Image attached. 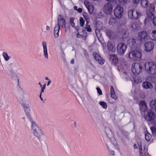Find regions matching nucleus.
Here are the masks:
<instances>
[{
  "label": "nucleus",
  "mask_w": 156,
  "mask_h": 156,
  "mask_svg": "<svg viewBox=\"0 0 156 156\" xmlns=\"http://www.w3.org/2000/svg\"><path fill=\"white\" fill-rule=\"evenodd\" d=\"M110 93L111 97L114 99H116L117 97L115 96V91L112 86H111Z\"/></svg>",
  "instance_id": "26"
},
{
  "label": "nucleus",
  "mask_w": 156,
  "mask_h": 156,
  "mask_svg": "<svg viewBox=\"0 0 156 156\" xmlns=\"http://www.w3.org/2000/svg\"><path fill=\"white\" fill-rule=\"evenodd\" d=\"M113 9V5L110 3H106L103 7L104 12L107 14H110L112 12Z\"/></svg>",
  "instance_id": "10"
},
{
  "label": "nucleus",
  "mask_w": 156,
  "mask_h": 156,
  "mask_svg": "<svg viewBox=\"0 0 156 156\" xmlns=\"http://www.w3.org/2000/svg\"><path fill=\"white\" fill-rule=\"evenodd\" d=\"M46 87V84H44L43 86H42V87L41 88V93H43L44 91V90L45 89Z\"/></svg>",
  "instance_id": "45"
},
{
  "label": "nucleus",
  "mask_w": 156,
  "mask_h": 156,
  "mask_svg": "<svg viewBox=\"0 0 156 156\" xmlns=\"http://www.w3.org/2000/svg\"><path fill=\"white\" fill-rule=\"evenodd\" d=\"M42 45L43 48L44 55L46 59H48V57L46 42L45 41H43L42 43Z\"/></svg>",
  "instance_id": "17"
},
{
  "label": "nucleus",
  "mask_w": 156,
  "mask_h": 156,
  "mask_svg": "<svg viewBox=\"0 0 156 156\" xmlns=\"http://www.w3.org/2000/svg\"><path fill=\"white\" fill-rule=\"evenodd\" d=\"M46 29L47 30H49L50 29V27H48L47 26L46 27Z\"/></svg>",
  "instance_id": "54"
},
{
  "label": "nucleus",
  "mask_w": 156,
  "mask_h": 156,
  "mask_svg": "<svg viewBox=\"0 0 156 156\" xmlns=\"http://www.w3.org/2000/svg\"><path fill=\"white\" fill-rule=\"evenodd\" d=\"M116 22L115 19L113 17H111L109 19V24L110 25H113Z\"/></svg>",
  "instance_id": "31"
},
{
  "label": "nucleus",
  "mask_w": 156,
  "mask_h": 156,
  "mask_svg": "<svg viewBox=\"0 0 156 156\" xmlns=\"http://www.w3.org/2000/svg\"><path fill=\"white\" fill-rule=\"evenodd\" d=\"M107 46L108 50L109 51H111L112 52H115V48L113 47V45L111 42H108L107 45Z\"/></svg>",
  "instance_id": "23"
},
{
  "label": "nucleus",
  "mask_w": 156,
  "mask_h": 156,
  "mask_svg": "<svg viewBox=\"0 0 156 156\" xmlns=\"http://www.w3.org/2000/svg\"><path fill=\"white\" fill-rule=\"evenodd\" d=\"M127 44L129 47H133L136 44L135 40L134 38L129 39L127 41Z\"/></svg>",
  "instance_id": "22"
},
{
  "label": "nucleus",
  "mask_w": 156,
  "mask_h": 156,
  "mask_svg": "<svg viewBox=\"0 0 156 156\" xmlns=\"http://www.w3.org/2000/svg\"><path fill=\"white\" fill-rule=\"evenodd\" d=\"M120 3L122 5H124L126 4L128 1V0H119Z\"/></svg>",
  "instance_id": "39"
},
{
  "label": "nucleus",
  "mask_w": 156,
  "mask_h": 156,
  "mask_svg": "<svg viewBox=\"0 0 156 156\" xmlns=\"http://www.w3.org/2000/svg\"><path fill=\"white\" fill-rule=\"evenodd\" d=\"M110 60L112 63L116 64L118 61V58L116 55L112 54L110 55Z\"/></svg>",
  "instance_id": "21"
},
{
  "label": "nucleus",
  "mask_w": 156,
  "mask_h": 156,
  "mask_svg": "<svg viewBox=\"0 0 156 156\" xmlns=\"http://www.w3.org/2000/svg\"><path fill=\"white\" fill-rule=\"evenodd\" d=\"M63 54L64 55H65V53H64L63 52Z\"/></svg>",
  "instance_id": "63"
},
{
  "label": "nucleus",
  "mask_w": 156,
  "mask_h": 156,
  "mask_svg": "<svg viewBox=\"0 0 156 156\" xmlns=\"http://www.w3.org/2000/svg\"><path fill=\"white\" fill-rule=\"evenodd\" d=\"M150 105L152 109H156V100H152L150 102Z\"/></svg>",
  "instance_id": "24"
},
{
  "label": "nucleus",
  "mask_w": 156,
  "mask_h": 156,
  "mask_svg": "<svg viewBox=\"0 0 156 156\" xmlns=\"http://www.w3.org/2000/svg\"><path fill=\"white\" fill-rule=\"evenodd\" d=\"M83 34L81 35V37L83 40H85L87 37V32L85 30H83Z\"/></svg>",
  "instance_id": "36"
},
{
  "label": "nucleus",
  "mask_w": 156,
  "mask_h": 156,
  "mask_svg": "<svg viewBox=\"0 0 156 156\" xmlns=\"http://www.w3.org/2000/svg\"><path fill=\"white\" fill-rule=\"evenodd\" d=\"M142 86L145 89H152L153 88V85L150 83L145 81L142 83Z\"/></svg>",
  "instance_id": "19"
},
{
  "label": "nucleus",
  "mask_w": 156,
  "mask_h": 156,
  "mask_svg": "<svg viewBox=\"0 0 156 156\" xmlns=\"http://www.w3.org/2000/svg\"><path fill=\"white\" fill-rule=\"evenodd\" d=\"M107 1H108L110 2H112L114 1V0H106Z\"/></svg>",
  "instance_id": "55"
},
{
  "label": "nucleus",
  "mask_w": 156,
  "mask_h": 156,
  "mask_svg": "<svg viewBox=\"0 0 156 156\" xmlns=\"http://www.w3.org/2000/svg\"><path fill=\"white\" fill-rule=\"evenodd\" d=\"M21 98V97H20L21 100H20V103L21 106L23 108L27 116L29 119H30L31 116L29 112L28 111V109L29 108L30 106L29 103L26 101H23Z\"/></svg>",
  "instance_id": "9"
},
{
  "label": "nucleus",
  "mask_w": 156,
  "mask_h": 156,
  "mask_svg": "<svg viewBox=\"0 0 156 156\" xmlns=\"http://www.w3.org/2000/svg\"><path fill=\"white\" fill-rule=\"evenodd\" d=\"M148 37L147 33L144 31L140 32L138 34L137 39L141 42H144L146 41Z\"/></svg>",
  "instance_id": "11"
},
{
  "label": "nucleus",
  "mask_w": 156,
  "mask_h": 156,
  "mask_svg": "<svg viewBox=\"0 0 156 156\" xmlns=\"http://www.w3.org/2000/svg\"><path fill=\"white\" fill-rule=\"evenodd\" d=\"M51 81L50 80H49L48 83L47 85L48 86H49V84L51 83Z\"/></svg>",
  "instance_id": "53"
},
{
  "label": "nucleus",
  "mask_w": 156,
  "mask_h": 156,
  "mask_svg": "<svg viewBox=\"0 0 156 156\" xmlns=\"http://www.w3.org/2000/svg\"><path fill=\"white\" fill-rule=\"evenodd\" d=\"M153 23L154 25L156 26V17L154 18L153 20Z\"/></svg>",
  "instance_id": "47"
},
{
  "label": "nucleus",
  "mask_w": 156,
  "mask_h": 156,
  "mask_svg": "<svg viewBox=\"0 0 156 156\" xmlns=\"http://www.w3.org/2000/svg\"><path fill=\"white\" fill-rule=\"evenodd\" d=\"M123 8L120 5H118L114 10V14L117 19H120L122 16Z\"/></svg>",
  "instance_id": "8"
},
{
  "label": "nucleus",
  "mask_w": 156,
  "mask_h": 156,
  "mask_svg": "<svg viewBox=\"0 0 156 156\" xmlns=\"http://www.w3.org/2000/svg\"><path fill=\"white\" fill-rule=\"evenodd\" d=\"M76 29L77 30H78V28H77V27L76 28Z\"/></svg>",
  "instance_id": "62"
},
{
  "label": "nucleus",
  "mask_w": 156,
  "mask_h": 156,
  "mask_svg": "<svg viewBox=\"0 0 156 156\" xmlns=\"http://www.w3.org/2000/svg\"><path fill=\"white\" fill-rule=\"evenodd\" d=\"M151 137V135L148 132H147V133H145V138L146 140L147 141H149Z\"/></svg>",
  "instance_id": "32"
},
{
  "label": "nucleus",
  "mask_w": 156,
  "mask_h": 156,
  "mask_svg": "<svg viewBox=\"0 0 156 156\" xmlns=\"http://www.w3.org/2000/svg\"><path fill=\"white\" fill-rule=\"evenodd\" d=\"M150 12L152 13V12H153L155 10V7L154 4L152 3L150 4Z\"/></svg>",
  "instance_id": "40"
},
{
  "label": "nucleus",
  "mask_w": 156,
  "mask_h": 156,
  "mask_svg": "<svg viewBox=\"0 0 156 156\" xmlns=\"http://www.w3.org/2000/svg\"><path fill=\"white\" fill-rule=\"evenodd\" d=\"M45 80H49V79L48 77H45Z\"/></svg>",
  "instance_id": "60"
},
{
  "label": "nucleus",
  "mask_w": 156,
  "mask_h": 156,
  "mask_svg": "<svg viewBox=\"0 0 156 156\" xmlns=\"http://www.w3.org/2000/svg\"><path fill=\"white\" fill-rule=\"evenodd\" d=\"M84 3L89 13L92 14L94 10V7L93 5L87 1H85Z\"/></svg>",
  "instance_id": "16"
},
{
  "label": "nucleus",
  "mask_w": 156,
  "mask_h": 156,
  "mask_svg": "<svg viewBox=\"0 0 156 156\" xmlns=\"http://www.w3.org/2000/svg\"><path fill=\"white\" fill-rule=\"evenodd\" d=\"M21 96L24 98L26 96V94L24 92H22L21 94Z\"/></svg>",
  "instance_id": "49"
},
{
  "label": "nucleus",
  "mask_w": 156,
  "mask_h": 156,
  "mask_svg": "<svg viewBox=\"0 0 156 156\" xmlns=\"http://www.w3.org/2000/svg\"><path fill=\"white\" fill-rule=\"evenodd\" d=\"M58 23L56 25L54 28V34L55 38H58L59 36V32L60 28L64 27L66 31L67 28L66 27V23L63 16L61 15H59L58 17Z\"/></svg>",
  "instance_id": "1"
},
{
  "label": "nucleus",
  "mask_w": 156,
  "mask_h": 156,
  "mask_svg": "<svg viewBox=\"0 0 156 156\" xmlns=\"http://www.w3.org/2000/svg\"><path fill=\"white\" fill-rule=\"evenodd\" d=\"M105 34L108 37L110 38L112 36L113 32L110 30H107L106 31Z\"/></svg>",
  "instance_id": "30"
},
{
  "label": "nucleus",
  "mask_w": 156,
  "mask_h": 156,
  "mask_svg": "<svg viewBox=\"0 0 156 156\" xmlns=\"http://www.w3.org/2000/svg\"><path fill=\"white\" fill-rule=\"evenodd\" d=\"M70 20L71 26L73 27H74L75 23H74V19L73 18H71Z\"/></svg>",
  "instance_id": "41"
},
{
  "label": "nucleus",
  "mask_w": 156,
  "mask_h": 156,
  "mask_svg": "<svg viewBox=\"0 0 156 156\" xmlns=\"http://www.w3.org/2000/svg\"><path fill=\"white\" fill-rule=\"evenodd\" d=\"M22 119L24 121H25V117H23L22 118Z\"/></svg>",
  "instance_id": "59"
},
{
  "label": "nucleus",
  "mask_w": 156,
  "mask_h": 156,
  "mask_svg": "<svg viewBox=\"0 0 156 156\" xmlns=\"http://www.w3.org/2000/svg\"><path fill=\"white\" fill-rule=\"evenodd\" d=\"M144 50L146 52L151 51L154 47V43L151 41L146 42L144 44Z\"/></svg>",
  "instance_id": "14"
},
{
  "label": "nucleus",
  "mask_w": 156,
  "mask_h": 156,
  "mask_svg": "<svg viewBox=\"0 0 156 156\" xmlns=\"http://www.w3.org/2000/svg\"><path fill=\"white\" fill-rule=\"evenodd\" d=\"M107 147L108 148V149H109L108 147V146H107Z\"/></svg>",
  "instance_id": "64"
},
{
  "label": "nucleus",
  "mask_w": 156,
  "mask_h": 156,
  "mask_svg": "<svg viewBox=\"0 0 156 156\" xmlns=\"http://www.w3.org/2000/svg\"><path fill=\"white\" fill-rule=\"evenodd\" d=\"M142 69V66L141 64L137 62L133 64L132 65L131 70L135 75L140 74Z\"/></svg>",
  "instance_id": "6"
},
{
  "label": "nucleus",
  "mask_w": 156,
  "mask_h": 156,
  "mask_svg": "<svg viewBox=\"0 0 156 156\" xmlns=\"http://www.w3.org/2000/svg\"><path fill=\"white\" fill-rule=\"evenodd\" d=\"M96 89L98 93L100 95H102V94L101 90L99 87H97Z\"/></svg>",
  "instance_id": "44"
},
{
  "label": "nucleus",
  "mask_w": 156,
  "mask_h": 156,
  "mask_svg": "<svg viewBox=\"0 0 156 156\" xmlns=\"http://www.w3.org/2000/svg\"><path fill=\"white\" fill-rule=\"evenodd\" d=\"M32 130L34 135L39 140H42L44 138V134L41 129L34 121H31Z\"/></svg>",
  "instance_id": "2"
},
{
  "label": "nucleus",
  "mask_w": 156,
  "mask_h": 156,
  "mask_svg": "<svg viewBox=\"0 0 156 156\" xmlns=\"http://www.w3.org/2000/svg\"><path fill=\"white\" fill-rule=\"evenodd\" d=\"M134 148H135V149H136L137 148V147H136V144H134Z\"/></svg>",
  "instance_id": "56"
},
{
  "label": "nucleus",
  "mask_w": 156,
  "mask_h": 156,
  "mask_svg": "<svg viewBox=\"0 0 156 156\" xmlns=\"http://www.w3.org/2000/svg\"><path fill=\"white\" fill-rule=\"evenodd\" d=\"M144 66L147 73L152 75L156 74V64L149 62L145 63Z\"/></svg>",
  "instance_id": "3"
},
{
  "label": "nucleus",
  "mask_w": 156,
  "mask_h": 156,
  "mask_svg": "<svg viewBox=\"0 0 156 156\" xmlns=\"http://www.w3.org/2000/svg\"><path fill=\"white\" fill-rule=\"evenodd\" d=\"M140 108L141 112H145L147 110V107L145 101H140Z\"/></svg>",
  "instance_id": "18"
},
{
  "label": "nucleus",
  "mask_w": 156,
  "mask_h": 156,
  "mask_svg": "<svg viewBox=\"0 0 156 156\" xmlns=\"http://www.w3.org/2000/svg\"><path fill=\"white\" fill-rule=\"evenodd\" d=\"M76 29L77 30H78V28H77V27L76 28Z\"/></svg>",
  "instance_id": "61"
},
{
  "label": "nucleus",
  "mask_w": 156,
  "mask_h": 156,
  "mask_svg": "<svg viewBox=\"0 0 156 156\" xmlns=\"http://www.w3.org/2000/svg\"><path fill=\"white\" fill-rule=\"evenodd\" d=\"M70 63L72 64H73L74 63V59H72L71 60Z\"/></svg>",
  "instance_id": "52"
},
{
  "label": "nucleus",
  "mask_w": 156,
  "mask_h": 156,
  "mask_svg": "<svg viewBox=\"0 0 156 156\" xmlns=\"http://www.w3.org/2000/svg\"><path fill=\"white\" fill-rule=\"evenodd\" d=\"M79 21H80V25L81 27H83V25H84V23H85V22H84V21L83 18L82 17H80V19H79Z\"/></svg>",
  "instance_id": "34"
},
{
  "label": "nucleus",
  "mask_w": 156,
  "mask_h": 156,
  "mask_svg": "<svg viewBox=\"0 0 156 156\" xmlns=\"http://www.w3.org/2000/svg\"><path fill=\"white\" fill-rule=\"evenodd\" d=\"M134 82H135V83H138V81H136L135 80H134Z\"/></svg>",
  "instance_id": "58"
},
{
  "label": "nucleus",
  "mask_w": 156,
  "mask_h": 156,
  "mask_svg": "<svg viewBox=\"0 0 156 156\" xmlns=\"http://www.w3.org/2000/svg\"><path fill=\"white\" fill-rule=\"evenodd\" d=\"M74 9L75 10L77 11L79 13H81L82 11V8H79L78 9V7L76 6H75L74 7Z\"/></svg>",
  "instance_id": "38"
},
{
  "label": "nucleus",
  "mask_w": 156,
  "mask_h": 156,
  "mask_svg": "<svg viewBox=\"0 0 156 156\" xmlns=\"http://www.w3.org/2000/svg\"><path fill=\"white\" fill-rule=\"evenodd\" d=\"M139 149L140 156H150L147 153V149L145 147H144L143 150L142 148V145L141 142L137 143Z\"/></svg>",
  "instance_id": "13"
},
{
  "label": "nucleus",
  "mask_w": 156,
  "mask_h": 156,
  "mask_svg": "<svg viewBox=\"0 0 156 156\" xmlns=\"http://www.w3.org/2000/svg\"><path fill=\"white\" fill-rule=\"evenodd\" d=\"M81 35L79 34H77L76 35V37L78 38H80L81 37Z\"/></svg>",
  "instance_id": "51"
},
{
  "label": "nucleus",
  "mask_w": 156,
  "mask_h": 156,
  "mask_svg": "<svg viewBox=\"0 0 156 156\" xmlns=\"http://www.w3.org/2000/svg\"><path fill=\"white\" fill-rule=\"evenodd\" d=\"M42 93H41V92L40 93V96H39V97L41 99V100L42 101H43V98L41 97V94H42Z\"/></svg>",
  "instance_id": "50"
},
{
  "label": "nucleus",
  "mask_w": 156,
  "mask_h": 156,
  "mask_svg": "<svg viewBox=\"0 0 156 156\" xmlns=\"http://www.w3.org/2000/svg\"><path fill=\"white\" fill-rule=\"evenodd\" d=\"M99 104L101 105L104 108H106L107 107V104L104 101L100 102Z\"/></svg>",
  "instance_id": "35"
},
{
  "label": "nucleus",
  "mask_w": 156,
  "mask_h": 156,
  "mask_svg": "<svg viewBox=\"0 0 156 156\" xmlns=\"http://www.w3.org/2000/svg\"><path fill=\"white\" fill-rule=\"evenodd\" d=\"M109 151L110 152V154H111L112 155H114L115 153L114 151L113 150H109Z\"/></svg>",
  "instance_id": "46"
},
{
  "label": "nucleus",
  "mask_w": 156,
  "mask_h": 156,
  "mask_svg": "<svg viewBox=\"0 0 156 156\" xmlns=\"http://www.w3.org/2000/svg\"><path fill=\"white\" fill-rule=\"evenodd\" d=\"M38 84L40 85V87H42V85L41 84V83L40 82H39V83H38Z\"/></svg>",
  "instance_id": "57"
},
{
  "label": "nucleus",
  "mask_w": 156,
  "mask_h": 156,
  "mask_svg": "<svg viewBox=\"0 0 156 156\" xmlns=\"http://www.w3.org/2000/svg\"><path fill=\"white\" fill-rule=\"evenodd\" d=\"M141 5L142 7L146 8L148 5V2L147 0H142L141 2Z\"/></svg>",
  "instance_id": "27"
},
{
  "label": "nucleus",
  "mask_w": 156,
  "mask_h": 156,
  "mask_svg": "<svg viewBox=\"0 0 156 156\" xmlns=\"http://www.w3.org/2000/svg\"><path fill=\"white\" fill-rule=\"evenodd\" d=\"M126 33V30L124 26L122 27L120 31V33L122 35H125Z\"/></svg>",
  "instance_id": "33"
},
{
  "label": "nucleus",
  "mask_w": 156,
  "mask_h": 156,
  "mask_svg": "<svg viewBox=\"0 0 156 156\" xmlns=\"http://www.w3.org/2000/svg\"><path fill=\"white\" fill-rule=\"evenodd\" d=\"M142 16L141 11L138 9H131L128 12L129 17L133 20H136Z\"/></svg>",
  "instance_id": "4"
},
{
  "label": "nucleus",
  "mask_w": 156,
  "mask_h": 156,
  "mask_svg": "<svg viewBox=\"0 0 156 156\" xmlns=\"http://www.w3.org/2000/svg\"><path fill=\"white\" fill-rule=\"evenodd\" d=\"M83 16L84 17L86 20V22H87V24H88L89 23V22H88V20L89 19V17L86 14L84 15V14H83Z\"/></svg>",
  "instance_id": "43"
},
{
  "label": "nucleus",
  "mask_w": 156,
  "mask_h": 156,
  "mask_svg": "<svg viewBox=\"0 0 156 156\" xmlns=\"http://www.w3.org/2000/svg\"><path fill=\"white\" fill-rule=\"evenodd\" d=\"M85 29L89 32H91V29L90 28V26L87 23L86 24Z\"/></svg>",
  "instance_id": "42"
},
{
  "label": "nucleus",
  "mask_w": 156,
  "mask_h": 156,
  "mask_svg": "<svg viewBox=\"0 0 156 156\" xmlns=\"http://www.w3.org/2000/svg\"><path fill=\"white\" fill-rule=\"evenodd\" d=\"M129 58L135 61H139L142 57V52L140 50L131 51L128 55Z\"/></svg>",
  "instance_id": "5"
},
{
  "label": "nucleus",
  "mask_w": 156,
  "mask_h": 156,
  "mask_svg": "<svg viewBox=\"0 0 156 156\" xmlns=\"http://www.w3.org/2000/svg\"><path fill=\"white\" fill-rule=\"evenodd\" d=\"M93 56L99 63L101 65H103L104 64L105 61L96 52H94L93 53Z\"/></svg>",
  "instance_id": "15"
},
{
  "label": "nucleus",
  "mask_w": 156,
  "mask_h": 156,
  "mask_svg": "<svg viewBox=\"0 0 156 156\" xmlns=\"http://www.w3.org/2000/svg\"><path fill=\"white\" fill-rule=\"evenodd\" d=\"M151 129L152 131V134L154 135H156V128L155 127H152L151 128Z\"/></svg>",
  "instance_id": "37"
},
{
  "label": "nucleus",
  "mask_w": 156,
  "mask_h": 156,
  "mask_svg": "<svg viewBox=\"0 0 156 156\" xmlns=\"http://www.w3.org/2000/svg\"><path fill=\"white\" fill-rule=\"evenodd\" d=\"M153 18V15L152 13L149 12L147 14V16L144 21V24H147L149 23L152 20Z\"/></svg>",
  "instance_id": "20"
},
{
  "label": "nucleus",
  "mask_w": 156,
  "mask_h": 156,
  "mask_svg": "<svg viewBox=\"0 0 156 156\" xmlns=\"http://www.w3.org/2000/svg\"><path fill=\"white\" fill-rule=\"evenodd\" d=\"M138 26L136 23H134L132 24L130 26V29L133 31L137 30L138 29Z\"/></svg>",
  "instance_id": "25"
},
{
  "label": "nucleus",
  "mask_w": 156,
  "mask_h": 156,
  "mask_svg": "<svg viewBox=\"0 0 156 156\" xmlns=\"http://www.w3.org/2000/svg\"><path fill=\"white\" fill-rule=\"evenodd\" d=\"M2 56L5 60L7 61L10 58V56L8 55V54L5 52H3L2 53Z\"/></svg>",
  "instance_id": "28"
},
{
  "label": "nucleus",
  "mask_w": 156,
  "mask_h": 156,
  "mask_svg": "<svg viewBox=\"0 0 156 156\" xmlns=\"http://www.w3.org/2000/svg\"><path fill=\"white\" fill-rule=\"evenodd\" d=\"M116 48L118 53L120 55H122L126 50L127 46L124 43L120 42L117 44Z\"/></svg>",
  "instance_id": "7"
},
{
  "label": "nucleus",
  "mask_w": 156,
  "mask_h": 156,
  "mask_svg": "<svg viewBox=\"0 0 156 156\" xmlns=\"http://www.w3.org/2000/svg\"><path fill=\"white\" fill-rule=\"evenodd\" d=\"M151 38L153 40L156 41V30L152 31L151 33Z\"/></svg>",
  "instance_id": "29"
},
{
  "label": "nucleus",
  "mask_w": 156,
  "mask_h": 156,
  "mask_svg": "<svg viewBox=\"0 0 156 156\" xmlns=\"http://www.w3.org/2000/svg\"><path fill=\"white\" fill-rule=\"evenodd\" d=\"M155 117L154 113L151 109L148 111L147 112V114L145 115L144 116L145 119L149 121L153 120Z\"/></svg>",
  "instance_id": "12"
},
{
  "label": "nucleus",
  "mask_w": 156,
  "mask_h": 156,
  "mask_svg": "<svg viewBox=\"0 0 156 156\" xmlns=\"http://www.w3.org/2000/svg\"><path fill=\"white\" fill-rule=\"evenodd\" d=\"M140 0H132L133 2L135 3H137L139 2Z\"/></svg>",
  "instance_id": "48"
}]
</instances>
